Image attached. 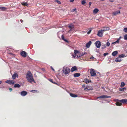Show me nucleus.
Returning <instances> with one entry per match:
<instances>
[{
	"label": "nucleus",
	"mask_w": 127,
	"mask_h": 127,
	"mask_svg": "<svg viewBox=\"0 0 127 127\" xmlns=\"http://www.w3.org/2000/svg\"><path fill=\"white\" fill-rule=\"evenodd\" d=\"M18 77V75L16 73H15L12 76V79H14L16 78V77Z\"/></svg>",
	"instance_id": "13"
},
{
	"label": "nucleus",
	"mask_w": 127,
	"mask_h": 127,
	"mask_svg": "<svg viewBox=\"0 0 127 127\" xmlns=\"http://www.w3.org/2000/svg\"><path fill=\"white\" fill-rule=\"evenodd\" d=\"M73 11H75L76 10V8H75L73 9Z\"/></svg>",
	"instance_id": "51"
},
{
	"label": "nucleus",
	"mask_w": 127,
	"mask_h": 127,
	"mask_svg": "<svg viewBox=\"0 0 127 127\" xmlns=\"http://www.w3.org/2000/svg\"><path fill=\"white\" fill-rule=\"evenodd\" d=\"M6 82L10 84H14L15 82L14 80H7Z\"/></svg>",
	"instance_id": "11"
},
{
	"label": "nucleus",
	"mask_w": 127,
	"mask_h": 127,
	"mask_svg": "<svg viewBox=\"0 0 127 127\" xmlns=\"http://www.w3.org/2000/svg\"><path fill=\"white\" fill-rule=\"evenodd\" d=\"M85 0H83L81 2V4H82L84 5H86L85 4L86 3Z\"/></svg>",
	"instance_id": "31"
},
{
	"label": "nucleus",
	"mask_w": 127,
	"mask_h": 127,
	"mask_svg": "<svg viewBox=\"0 0 127 127\" xmlns=\"http://www.w3.org/2000/svg\"><path fill=\"white\" fill-rule=\"evenodd\" d=\"M27 94V92L25 91H23L21 92L20 94L23 96L26 95Z\"/></svg>",
	"instance_id": "8"
},
{
	"label": "nucleus",
	"mask_w": 127,
	"mask_h": 127,
	"mask_svg": "<svg viewBox=\"0 0 127 127\" xmlns=\"http://www.w3.org/2000/svg\"><path fill=\"white\" fill-rule=\"evenodd\" d=\"M21 86V85L18 84H15L14 87V88H19Z\"/></svg>",
	"instance_id": "25"
},
{
	"label": "nucleus",
	"mask_w": 127,
	"mask_h": 127,
	"mask_svg": "<svg viewBox=\"0 0 127 127\" xmlns=\"http://www.w3.org/2000/svg\"><path fill=\"white\" fill-rule=\"evenodd\" d=\"M9 90L10 91V92H11V91H12V88H9Z\"/></svg>",
	"instance_id": "50"
},
{
	"label": "nucleus",
	"mask_w": 127,
	"mask_h": 127,
	"mask_svg": "<svg viewBox=\"0 0 127 127\" xmlns=\"http://www.w3.org/2000/svg\"><path fill=\"white\" fill-rule=\"evenodd\" d=\"M124 39L127 40V34L124 35Z\"/></svg>",
	"instance_id": "37"
},
{
	"label": "nucleus",
	"mask_w": 127,
	"mask_h": 127,
	"mask_svg": "<svg viewBox=\"0 0 127 127\" xmlns=\"http://www.w3.org/2000/svg\"><path fill=\"white\" fill-rule=\"evenodd\" d=\"M109 1L111 2H114V0H109Z\"/></svg>",
	"instance_id": "48"
},
{
	"label": "nucleus",
	"mask_w": 127,
	"mask_h": 127,
	"mask_svg": "<svg viewBox=\"0 0 127 127\" xmlns=\"http://www.w3.org/2000/svg\"><path fill=\"white\" fill-rule=\"evenodd\" d=\"M51 69H52V70L54 71H55V70H54V69L53 68V67H51Z\"/></svg>",
	"instance_id": "54"
},
{
	"label": "nucleus",
	"mask_w": 127,
	"mask_h": 127,
	"mask_svg": "<svg viewBox=\"0 0 127 127\" xmlns=\"http://www.w3.org/2000/svg\"><path fill=\"white\" fill-rule=\"evenodd\" d=\"M27 53L25 51H22L21 53V55L24 57H26L27 56Z\"/></svg>",
	"instance_id": "7"
},
{
	"label": "nucleus",
	"mask_w": 127,
	"mask_h": 127,
	"mask_svg": "<svg viewBox=\"0 0 127 127\" xmlns=\"http://www.w3.org/2000/svg\"><path fill=\"white\" fill-rule=\"evenodd\" d=\"M55 1L59 4H61V2L58 0H56Z\"/></svg>",
	"instance_id": "40"
},
{
	"label": "nucleus",
	"mask_w": 127,
	"mask_h": 127,
	"mask_svg": "<svg viewBox=\"0 0 127 127\" xmlns=\"http://www.w3.org/2000/svg\"><path fill=\"white\" fill-rule=\"evenodd\" d=\"M111 97V96H108L107 95H102L99 96L98 97V98H110Z\"/></svg>",
	"instance_id": "5"
},
{
	"label": "nucleus",
	"mask_w": 127,
	"mask_h": 127,
	"mask_svg": "<svg viewBox=\"0 0 127 127\" xmlns=\"http://www.w3.org/2000/svg\"><path fill=\"white\" fill-rule=\"evenodd\" d=\"M119 101L123 103H127V99L120 100Z\"/></svg>",
	"instance_id": "12"
},
{
	"label": "nucleus",
	"mask_w": 127,
	"mask_h": 127,
	"mask_svg": "<svg viewBox=\"0 0 127 127\" xmlns=\"http://www.w3.org/2000/svg\"><path fill=\"white\" fill-rule=\"evenodd\" d=\"M80 74L79 73H76L74 74V76L75 77H79Z\"/></svg>",
	"instance_id": "23"
},
{
	"label": "nucleus",
	"mask_w": 127,
	"mask_h": 127,
	"mask_svg": "<svg viewBox=\"0 0 127 127\" xmlns=\"http://www.w3.org/2000/svg\"><path fill=\"white\" fill-rule=\"evenodd\" d=\"M74 1V0H70V2H72Z\"/></svg>",
	"instance_id": "52"
},
{
	"label": "nucleus",
	"mask_w": 127,
	"mask_h": 127,
	"mask_svg": "<svg viewBox=\"0 0 127 127\" xmlns=\"http://www.w3.org/2000/svg\"><path fill=\"white\" fill-rule=\"evenodd\" d=\"M70 95L72 97H76L78 96V95H75L74 94H72V93H70Z\"/></svg>",
	"instance_id": "18"
},
{
	"label": "nucleus",
	"mask_w": 127,
	"mask_h": 127,
	"mask_svg": "<svg viewBox=\"0 0 127 127\" xmlns=\"http://www.w3.org/2000/svg\"><path fill=\"white\" fill-rule=\"evenodd\" d=\"M92 30H89V31L87 32V34H90Z\"/></svg>",
	"instance_id": "46"
},
{
	"label": "nucleus",
	"mask_w": 127,
	"mask_h": 127,
	"mask_svg": "<svg viewBox=\"0 0 127 127\" xmlns=\"http://www.w3.org/2000/svg\"><path fill=\"white\" fill-rule=\"evenodd\" d=\"M73 57H74V58H75V56H73Z\"/></svg>",
	"instance_id": "59"
},
{
	"label": "nucleus",
	"mask_w": 127,
	"mask_h": 127,
	"mask_svg": "<svg viewBox=\"0 0 127 127\" xmlns=\"http://www.w3.org/2000/svg\"><path fill=\"white\" fill-rule=\"evenodd\" d=\"M110 45V43L109 42H107L106 43V45L107 46H109Z\"/></svg>",
	"instance_id": "43"
},
{
	"label": "nucleus",
	"mask_w": 127,
	"mask_h": 127,
	"mask_svg": "<svg viewBox=\"0 0 127 127\" xmlns=\"http://www.w3.org/2000/svg\"><path fill=\"white\" fill-rule=\"evenodd\" d=\"M2 82L1 81H0V85L2 83Z\"/></svg>",
	"instance_id": "57"
},
{
	"label": "nucleus",
	"mask_w": 127,
	"mask_h": 127,
	"mask_svg": "<svg viewBox=\"0 0 127 127\" xmlns=\"http://www.w3.org/2000/svg\"><path fill=\"white\" fill-rule=\"evenodd\" d=\"M91 4H92V3H91V2H89V5L90 6V5H91Z\"/></svg>",
	"instance_id": "55"
},
{
	"label": "nucleus",
	"mask_w": 127,
	"mask_h": 127,
	"mask_svg": "<svg viewBox=\"0 0 127 127\" xmlns=\"http://www.w3.org/2000/svg\"><path fill=\"white\" fill-rule=\"evenodd\" d=\"M62 39L63 40H64V39H65L64 38V36L63 35H62Z\"/></svg>",
	"instance_id": "44"
},
{
	"label": "nucleus",
	"mask_w": 127,
	"mask_h": 127,
	"mask_svg": "<svg viewBox=\"0 0 127 127\" xmlns=\"http://www.w3.org/2000/svg\"><path fill=\"white\" fill-rule=\"evenodd\" d=\"M118 52L117 51H115L113 52L112 53V55H113V56H115L118 54Z\"/></svg>",
	"instance_id": "21"
},
{
	"label": "nucleus",
	"mask_w": 127,
	"mask_h": 127,
	"mask_svg": "<svg viewBox=\"0 0 127 127\" xmlns=\"http://www.w3.org/2000/svg\"><path fill=\"white\" fill-rule=\"evenodd\" d=\"M121 102L118 101L115 104L117 106H120L122 105V103Z\"/></svg>",
	"instance_id": "20"
},
{
	"label": "nucleus",
	"mask_w": 127,
	"mask_h": 127,
	"mask_svg": "<svg viewBox=\"0 0 127 127\" xmlns=\"http://www.w3.org/2000/svg\"><path fill=\"white\" fill-rule=\"evenodd\" d=\"M109 28L108 27H104V29L102 31H103V32H104L105 31H107V30H109Z\"/></svg>",
	"instance_id": "27"
},
{
	"label": "nucleus",
	"mask_w": 127,
	"mask_h": 127,
	"mask_svg": "<svg viewBox=\"0 0 127 127\" xmlns=\"http://www.w3.org/2000/svg\"><path fill=\"white\" fill-rule=\"evenodd\" d=\"M102 89H103V88H104V87H102Z\"/></svg>",
	"instance_id": "60"
},
{
	"label": "nucleus",
	"mask_w": 127,
	"mask_h": 127,
	"mask_svg": "<svg viewBox=\"0 0 127 127\" xmlns=\"http://www.w3.org/2000/svg\"><path fill=\"white\" fill-rule=\"evenodd\" d=\"M126 90V89L125 87L123 88H119V90L120 91H125Z\"/></svg>",
	"instance_id": "26"
},
{
	"label": "nucleus",
	"mask_w": 127,
	"mask_h": 127,
	"mask_svg": "<svg viewBox=\"0 0 127 127\" xmlns=\"http://www.w3.org/2000/svg\"><path fill=\"white\" fill-rule=\"evenodd\" d=\"M90 73L91 76H95L96 75V73L95 72V70L93 69H90Z\"/></svg>",
	"instance_id": "3"
},
{
	"label": "nucleus",
	"mask_w": 127,
	"mask_h": 127,
	"mask_svg": "<svg viewBox=\"0 0 127 127\" xmlns=\"http://www.w3.org/2000/svg\"><path fill=\"white\" fill-rule=\"evenodd\" d=\"M30 92L33 93H35V92L36 93H39L38 91L37 90H32Z\"/></svg>",
	"instance_id": "28"
},
{
	"label": "nucleus",
	"mask_w": 127,
	"mask_h": 127,
	"mask_svg": "<svg viewBox=\"0 0 127 127\" xmlns=\"http://www.w3.org/2000/svg\"><path fill=\"white\" fill-rule=\"evenodd\" d=\"M80 56V55H79V56H78V55H77V58H79L81 57H79V56Z\"/></svg>",
	"instance_id": "53"
},
{
	"label": "nucleus",
	"mask_w": 127,
	"mask_h": 127,
	"mask_svg": "<svg viewBox=\"0 0 127 127\" xmlns=\"http://www.w3.org/2000/svg\"><path fill=\"white\" fill-rule=\"evenodd\" d=\"M86 53L85 52H83L80 55V56L79 57H81V56H84L85 54H86Z\"/></svg>",
	"instance_id": "35"
},
{
	"label": "nucleus",
	"mask_w": 127,
	"mask_h": 127,
	"mask_svg": "<svg viewBox=\"0 0 127 127\" xmlns=\"http://www.w3.org/2000/svg\"><path fill=\"white\" fill-rule=\"evenodd\" d=\"M125 57V55L123 54H122L119 56V58H123Z\"/></svg>",
	"instance_id": "33"
},
{
	"label": "nucleus",
	"mask_w": 127,
	"mask_h": 127,
	"mask_svg": "<svg viewBox=\"0 0 127 127\" xmlns=\"http://www.w3.org/2000/svg\"><path fill=\"white\" fill-rule=\"evenodd\" d=\"M64 40L67 42H68V41L67 40L65 39Z\"/></svg>",
	"instance_id": "49"
},
{
	"label": "nucleus",
	"mask_w": 127,
	"mask_h": 127,
	"mask_svg": "<svg viewBox=\"0 0 127 127\" xmlns=\"http://www.w3.org/2000/svg\"><path fill=\"white\" fill-rule=\"evenodd\" d=\"M99 11L98 9L96 8L93 11V13L94 14L96 13Z\"/></svg>",
	"instance_id": "19"
},
{
	"label": "nucleus",
	"mask_w": 127,
	"mask_h": 127,
	"mask_svg": "<svg viewBox=\"0 0 127 127\" xmlns=\"http://www.w3.org/2000/svg\"><path fill=\"white\" fill-rule=\"evenodd\" d=\"M72 31V29H70V30H69L70 31Z\"/></svg>",
	"instance_id": "56"
},
{
	"label": "nucleus",
	"mask_w": 127,
	"mask_h": 127,
	"mask_svg": "<svg viewBox=\"0 0 127 127\" xmlns=\"http://www.w3.org/2000/svg\"><path fill=\"white\" fill-rule=\"evenodd\" d=\"M119 40H120V39H118L115 42H114L113 43H112V44L119 43Z\"/></svg>",
	"instance_id": "36"
},
{
	"label": "nucleus",
	"mask_w": 127,
	"mask_h": 127,
	"mask_svg": "<svg viewBox=\"0 0 127 127\" xmlns=\"http://www.w3.org/2000/svg\"><path fill=\"white\" fill-rule=\"evenodd\" d=\"M103 32L102 30H99L98 32L97 35L100 37H102L103 36Z\"/></svg>",
	"instance_id": "4"
},
{
	"label": "nucleus",
	"mask_w": 127,
	"mask_h": 127,
	"mask_svg": "<svg viewBox=\"0 0 127 127\" xmlns=\"http://www.w3.org/2000/svg\"><path fill=\"white\" fill-rule=\"evenodd\" d=\"M106 47V46L105 45H104L102 46V49H104Z\"/></svg>",
	"instance_id": "42"
},
{
	"label": "nucleus",
	"mask_w": 127,
	"mask_h": 127,
	"mask_svg": "<svg viewBox=\"0 0 127 127\" xmlns=\"http://www.w3.org/2000/svg\"><path fill=\"white\" fill-rule=\"evenodd\" d=\"M95 43V46L97 48H99L101 45V43L99 41H96Z\"/></svg>",
	"instance_id": "6"
},
{
	"label": "nucleus",
	"mask_w": 127,
	"mask_h": 127,
	"mask_svg": "<svg viewBox=\"0 0 127 127\" xmlns=\"http://www.w3.org/2000/svg\"><path fill=\"white\" fill-rule=\"evenodd\" d=\"M108 53H105L103 55L104 56H105L107 55H108Z\"/></svg>",
	"instance_id": "45"
},
{
	"label": "nucleus",
	"mask_w": 127,
	"mask_h": 127,
	"mask_svg": "<svg viewBox=\"0 0 127 127\" xmlns=\"http://www.w3.org/2000/svg\"><path fill=\"white\" fill-rule=\"evenodd\" d=\"M125 85V84L124 82H122L121 83L120 86L122 88Z\"/></svg>",
	"instance_id": "29"
},
{
	"label": "nucleus",
	"mask_w": 127,
	"mask_h": 127,
	"mask_svg": "<svg viewBox=\"0 0 127 127\" xmlns=\"http://www.w3.org/2000/svg\"><path fill=\"white\" fill-rule=\"evenodd\" d=\"M77 70V68L76 66H74L72 67L71 69V72H73Z\"/></svg>",
	"instance_id": "14"
},
{
	"label": "nucleus",
	"mask_w": 127,
	"mask_h": 127,
	"mask_svg": "<svg viewBox=\"0 0 127 127\" xmlns=\"http://www.w3.org/2000/svg\"><path fill=\"white\" fill-rule=\"evenodd\" d=\"M93 89V88L91 86H87L84 89L85 90H92Z\"/></svg>",
	"instance_id": "10"
},
{
	"label": "nucleus",
	"mask_w": 127,
	"mask_h": 127,
	"mask_svg": "<svg viewBox=\"0 0 127 127\" xmlns=\"http://www.w3.org/2000/svg\"><path fill=\"white\" fill-rule=\"evenodd\" d=\"M96 73V74H96V75L97 76L98 75L99 76V77L101 76L99 72H97Z\"/></svg>",
	"instance_id": "39"
},
{
	"label": "nucleus",
	"mask_w": 127,
	"mask_h": 127,
	"mask_svg": "<svg viewBox=\"0 0 127 127\" xmlns=\"http://www.w3.org/2000/svg\"><path fill=\"white\" fill-rule=\"evenodd\" d=\"M26 78L28 82L31 83L32 82L35 83L32 75L30 71H28L26 76Z\"/></svg>",
	"instance_id": "1"
},
{
	"label": "nucleus",
	"mask_w": 127,
	"mask_h": 127,
	"mask_svg": "<svg viewBox=\"0 0 127 127\" xmlns=\"http://www.w3.org/2000/svg\"><path fill=\"white\" fill-rule=\"evenodd\" d=\"M22 4L24 6H27L28 5V4L27 2H23L22 3Z\"/></svg>",
	"instance_id": "34"
},
{
	"label": "nucleus",
	"mask_w": 127,
	"mask_h": 127,
	"mask_svg": "<svg viewBox=\"0 0 127 127\" xmlns=\"http://www.w3.org/2000/svg\"><path fill=\"white\" fill-rule=\"evenodd\" d=\"M90 59H91L94 60L95 58L93 56H92L90 58Z\"/></svg>",
	"instance_id": "47"
},
{
	"label": "nucleus",
	"mask_w": 127,
	"mask_h": 127,
	"mask_svg": "<svg viewBox=\"0 0 127 127\" xmlns=\"http://www.w3.org/2000/svg\"><path fill=\"white\" fill-rule=\"evenodd\" d=\"M121 38V36H120L119 39H120H120Z\"/></svg>",
	"instance_id": "58"
},
{
	"label": "nucleus",
	"mask_w": 127,
	"mask_h": 127,
	"mask_svg": "<svg viewBox=\"0 0 127 127\" xmlns=\"http://www.w3.org/2000/svg\"><path fill=\"white\" fill-rule=\"evenodd\" d=\"M114 101H115L117 102L118 101H119L120 100H118V99H114Z\"/></svg>",
	"instance_id": "41"
},
{
	"label": "nucleus",
	"mask_w": 127,
	"mask_h": 127,
	"mask_svg": "<svg viewBox=\"0 0 127 127\" xmlns=\"http://www.w3.org/2000/svg\"><path fill=\"white\" fill-rule=\"evenodd\" d=\"M92 43L91 41H89L86 44V47L87 48H89Z\"/></svg>",
	"instance_id": "15"
},
{
	"label": "nucleus",
	"mask_w": 127,
	"mask_h": 127,
	"mask_svg": "<svg viewBox=\"0 0 127 127\" xmlns=\"http://www.w3.org/2000/svg\"><path fill=\"white\" fill-rule=\"evenodd\" d=\"M121 8H120V9H121Z\"/></svg>",
	"instance_id": "61"
},
{
	"label": "nucleus",
	"mask_w": 127,
	"mask_h": 127,
	"mask_svg": "<svg viewBox=\"0 0 127 127\" xmlns=\"http://www.w3.org/2000/svg\"><path fill=\"white\" fill-rule=\"evenodd\" d=\"M123 30L124 32H127V28H124Z\"/></svg>",
	"instance_id": "38"
},
{
	"label": "nucleus",
	"mask_w": 127,
	"mask_h": 127,
	"mask_svg": "<svg viewBox=\"0 0 127 127\" xmlns=\"http://www.w3.org/2000/svg\"><path fill=\"white\" fill-rule=\"evenodd\" d=\"M0 9L2 11H5L7 9V8L5 7H0Z\"/></svg>",
	"instance_id": "24"
},
{
	"label": "nucleus",
	"mask_w": 127,
	"mask_h": 127,
	"mask_svg": "<svg viewBox=\"0 0 127 127\" xmlns=\"http://www.w3.org/2000/svg\"><path fill=\"white\" fill-rule=\"evenodd\" d=\"M68 26V27L70 29H73L74 27V25L72 24H69Z\"/></svg>",
	"instance_id": "22"
},
{
	"label": "nucleus",
	"mask_w": 127,
	"mask_h": 127,
	"mask_svg": "<svg viewBox=\"0 0 127 127\" xmlns=\"http://www.w3.org/2000/svg\"><path fill=\"white\" fill-rule=\"evenodd\" d=\"M74 53L75 55V56H76L77 54H78L79 53V51L77 50H74Z\"/></svg>",
	"instance_id": "32"
},
{
	"label": "nucleus",
	"mask_w": 127,
	"mask_h": 127,
	"mask_svg": "<svg viewBox=\"0 0 127 127\" xmlns=\"http://www.w3.org/2000/svg\"><path fill=\"white\" fill-rule=\"evenodd\" d=\"M49 80L50 81V82H51L52 83H53L54 84H57V83H56V82H53V80L52 79H51V78H50L49 79Z\"/></svg>",
	"instance_id": "30"
},
{
	"label": "nucleus",
	"mask_w": 127,
	"mask_h": 127,
	"mask_svg": "<svg viewBox=\"0 0 127 127\" xmlns=\"http://www.w3.org/2000/svg\"><path fill=\"white\" fill-rule=\"evenodd\" d=\"M70 69L67 67H64L63 71L64 73L66 75L69 73L70 72Z\"/></svg>",
	"instance_id": "2"
},
{
	"label": "nucleus",
	"mask_w": 127,
	"mask_h": 127,
	"mask_svg": "<svg viewBox=\"0 0 127 127\" xmlns=\"http://www.w3.org/2000/svg\"><path fill=\"white\" fill-rule=\"evenodd\" d=\"M115 61L116 62H121L122 61V60L121 59H120V58L118 57L116 58L115 59Z\"/></svg>",
	"instance_id": "16"
},
{
	"label": "nucleus",
	"mask_w": 127,
	"mask_h": 127,
	"mask_svg": "<svg viewBox=\"0 0 127 127\" xmlns=\"http://www.w3.org/2000/svg\"><path fill=\"white\" fill-rule=\"evenodd\" d=\"M120 13V10H118L116 11H114L112 13V16H115Z\"/></svg>",
	"instance_id": "9"
},
{
	"label": "nucleus",
	"mask_w": 127,
	"mask_h": 127,
	"mask_svg": "<svg viewBox=\"0 0 127 127\" xmlns=\"http://www.w3.org/2000/svg\"><path fill=\"white\" fill-rule=\"evenodd\" d=\"M84 82L88 84L91 82V80H89L87 79L84 80Z\"/></svg>",
	"instance_id": "17"
}]
</instances>
